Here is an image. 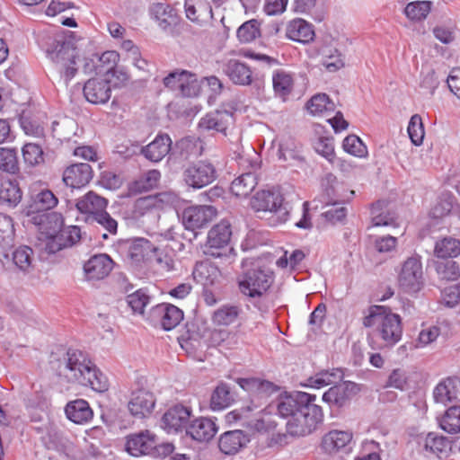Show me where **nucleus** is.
Listing matches in <instances>:
<instances>
[{
    "label": "nucleus",
    "instance_id": "1",
    "mask_svg": "<svg viewBox=\"0 0 460 460\" xmlns=\"http://www.w3.org/2000/svg\"><path fill=\"white\" fill-rule=\"evenodd\" d=\"M316 396L304 392L281 395L277 404L279 414L289 418L287 431L292 436H306L322 423V408L315 404Z\"/></svg>",
    "mask_w": 460,
    "mask_h": 460
},
{
    "label": "nucleus",
    "instance_id": "2",
    "mask_svg": "<svg viewBox=\"0 0 460 460\" xmlns=\"http://www.w3.org/2000/svg\"><path fill=\"white\" fill-rule=\"evenodd\" d=\"M50 363L58 376L68 383L89 386L98 393H103L109 389L107 376L82 350L68 349L61 358H56L53 355Z\"/></svg>",
    "mask_w": 460,
    "mask_h": 460
},
{
    "label": "nucleus",
    "instance_id": "3",
    "mask_svg": "<svg viewBox=\"0 0 460 460\" xmlns=\"http://www.w3.org/2000/svg\"><path fill=\"white\" fill-rule=\"evenodd\" d=\"M365 327H376L374 333L381 339L378 349L391 348L402 338V326L401 316L384 305H372L368 314L363 318Z\"/></svg>",
    "mask_w": 460,
    "mask_h": 460
},
{
    "label": "nucleus",
    "instance_id": "4",
    "mask_svg": "<svg viewBox=\"0 0 460 460\" xmlns=\"http://www.w3.org/2000/svg\"><path fill=\"white\" fill-rule=\"evenodd\" d=\"M242 266L243 272L238 277L240 292L252 300L263 297L274 282V272L249 259Z\"/></svg>",
    "mask_w": 460,
    "mask_h": 460
},
{
    "label": "nucleus",
    "instance_id": "5",
    "mask_svg": "<svg viewBox=\"0 0 460 460\" xmlns=\"http://www.w3.org/2000/svg\"><path fill=\"white\" fill-rule=\"evenodd\" d=\"M47 57L55 64L57 70L65 78L67 84L76 74L75 66L77 53L75 48L70 41L63 38L48 37L46 42L42 43Z\"/></svg>",
    "mask_w": 460,
    "mask_h": 460
},
{
    "label": "nucleus",
    "instance_id": "6",
    "mask_svg": "<svg viewBox=\"0 0 460 460\" xmlns=\"http://www.w3.org/2000/svg\"><path fill=\"white\" fill-rule=\"evenodd\" d=\"M126 449L133 456L164 457L172 453L173 446L160 442L159 438L150 430H142L127 437Z\"/></svg>",
    "mask_w": 460,
    "mask_h": 460
},
{
    "label": "nucleus",
    "instance_id": "7",
    "mask_svg": "<svg viewBox=\"0 0 460 460\" xmlns=\"http://www.w3.org/2000/svg\"><path fill=\"white\" fill-rule=\"evenodd\" d=\"M251 207L256 211L270 212L277 217L278 223H285L289 217L290 207L284 202V197L279 190H262L251 199Z\"/></svg>",
    "mask_w": 460,
    "mask_h": 460
},
{
    "label": "nucleus",
    "instance_id": "8",
    "mask_svg": "<svg viewBox=\"0 0 460 460\" xmlns=\"http://www.w3.org/2000/svg\"><path fill=\"white\" fill-rule=\"evenodd\" d=\"M400 288L406 293L419 292L423 285V270L420 257L413 255L407 258L402 264L398 274Z\"/></svg>",
    "mask_w": 460,
    "mask_h": 460
},
{
    "label": "nucleus",
    "instance_id": "9",
    "mask_svg": "<svg viewBox=\"0 0 460 460\" xmlns=\"http://www.w3.org/2000/svg\"><path fill=\"white\" fill-rule=\"evenodd\" d=\"M231 235L232 231L229 222L223 220L217 224L208 231L204 253L214 258L226 255V250L233 251V248H228Z\"/></svg>",
    "mask_w": 460,
    "mask_h": 460
},
{
    "label": "nucleus",
    "instance_id": "10",
    "mask_svg": "<svg viewBox=\"0 0 460 460\" xmlns=\"http://www.w3.org/2000/svg\"><path fill=\"white\" fill-rule=\"evenodd\" d=\"M217 177L215 165L208 161H197L188 164L182 172V180L189 187L201 189Z\"/></svg>",
    "mask_w": 460,
    "mask_h": 460
},
{
    "label": "nucleus",
    "instance_id": "11",
    "mask_svg": "<svg viewBox=\"0 0 460 460\" xmlns=\"http://www.w3.org/2000/svg\"><path fill=\"white\" fill-rule=\"evenodd\" d=\"M164 84L171 90H178L182 96L191 97L199 92V83L195 74L187 70H175L164 78Z\"/></svg>",
    "mask_w": 460,
    "mask_h": 460
},
{
    "label": "nucleus",
    "instance_id": "12",
    "mask_svg": "<svg viewBox=\"0 0 460 460\" xmlns=\"http://www.w3.org/2000/svg\"><path fill=\"white\" fill-rule=\"evenodd\" d=\"M191 416V409L176 404L168 409L162 417V428L168 433H179L187 429Z\"/></svg>",
    "mask_w": 460,
    "mask_h": 460
},
{
    "label": "nucleus",
    "instance_id": "13",
    "mask_svg": "<svg viewBox=\"0 0 460 460\" xmlns=\"http://www.w3.org/2000/svg\"><path fill=\"white\" fill-rule=\"evenodd\" d=\"M238 384L250 394L251 403L254 408L260 407L262 404L261 401L277 390L273 383L259 378H240Z\"/></svg>",
    "mask_w": 460,
    "mask_h": 460
},
{
    "label": "nucleus",
    "instance_id": "14",
    "mask_svg": "<svg viewBox=\"0 0 460 460\" xmlns=\"http://www.w3.org/2000/svg\"><path fill=\"white\" fill-rule=\"evenodd\" d=\"M358 385L351 381L334 385L323 394V401L330 406L341 408L345 406L358 393Z\"/></svg>",
    "mask_w": 460,
    "mask_h": 460
},
{
    "label": "nucleus",
    "instance_id": "15",
    "mask_svg": "<svg viewBox=\"0 0 460 460\" xmlns=\"http://www.w3.org/2000/svg\"><path fill=\"white\" fill-rule=\"evenodd\" d=\"M217 210L212 206H191L182 212V224L186 229L194 230L207 226L216 217Z\"/></svg>",
    "mask_w": 460,
    "mask_h": 460
},
{
    "label": "nucleus",
    "instance_id": "16",
    "mask_svg": "<svg viewBox=\"0 0 460 460\" xmlns=\"http://www.w3.org/2000/svg\"><path fill=\"white\" fill-rule=\"evenodd\" d=\"M114 262L105 253L92 256L84 265V271L88 280H100L106 278L113 269Z\"/></svg>",
    "mask_w": 460,
    "mask_h": 460
},
{
    "label": "nucleus",
    "instance_id": "17",
    "mask_svg": "<svg viewBox=\"0 0 460 460\" xmlns=\"http://www.w3.org/2000/svg\"><path fill=\"white\" fill-rule=\"evenodd\" d=\"M233 112L226 110H217L201 118L199 122V128L201 130H213L226 135V129L230 125H233Z\"/></svg>",
    "mask_w": 460,
    "mask_h": 460
},
{
    "label": "nucleus",
    "instance_id": "18",
    "mask_svg": "<svg viewBox=\"0 0 460 460\" xmlns=\"http://www.w3.org/2000/svg\"><path fill=\"white\" fill-rule=\"evenodd\" d=\"M85 99L93 104L106 103L111 94L109 79L91 78L84 86Z\"/></svg>",
    "mask_w": 460,
    "mask_h": 460
},
{
    "label": "nucleus",
    "instance_id": "19",
    "mask_svg": "<svg viewBox=\"0 0 460 460\" xmlns=\"http://www.w3.org/2000/svg\"><path fill=\"white\" fill-rule=\"evenodd\" d=\"M93 169L86 163H79L67 166L63 172V182L72 189L81 188L92 180Z\"/></svg>",
    "mask_w": 460,
    "mask_h": 460
},
{
    "label": "nucleus",
    "instance_id": "20",
    "mask_svg": "<svg viewBox=\"0 0 460 460\" xmlns=\"http://www.w3.org/2000/svg\"><path fill=\"white\" fill-rule=\"evenodd\" d=\"M172 141L167 134H158L148 145L142 146L141 155L152 163L162 161L171 151Z\"/></svg>",
    "mask_w": 460,
    "mask_h": 460
},
{
    "label": "nucleus",
    "instance_id": "21",
    "mask_svg": "<svg viewBox=\"0 0 460 460\" xmlns=\"http://www.w3.org/2000/svg\"><path fill=\"white\" fill-rule=\"evenodd\" d=\"M222 71L234 84L239 85H249L252 82V72L243 62L230 58L223 62Z\"/></svg>",
    "mask_w": 460,
    "mask_h": 460
},
{
    "label": "nucleus",
    "instance_id": "22",
    "mask_svg": "<svg viewBox=\"0 0 460 460\" xmlns=\"http://www.w3.org/2000/svg\"><path fill=\"white\" fill-rule=\"evenodd\" d=\"M155 404V399L153 393L139 389L132 393L128 410L133 416L144 418L152 412Z\"/></svg>",
    "mask_w": 460,
    "mask_h": 460
},
{
    "label": "nucleus",
    "instance_id": "23",
    "mask_svg": "<svg viewBox=\"0 0 460 460\" xmlns=\"http://www.w3.org/2000/svg\"><path fill=\"white\" fill-rule=\"evenodd\" d=\"M152 316L158 318L161 326L165 331L175 328L183 319V312L171 304H160L152 308Z\"/></svg>",
    "mask_w": 460,
    "mask_h": 460
},
{
    "label": "nucleus",
    "instance_id": "24",
    "mask_svg": "<svg viewBox=\"0 0 460 460\" xmlns=\"http://www.w3.org/2000/svg\"><path fill=\"white\" fill-rule=\"evenodd\" d=\"M249 438L241 429L230 430L223 433L218 441V447L225 455H234L246 446Z\"/></svg>",
    "mask_w": 460,
    "mask_h": 460
},
{
    "label": "nucleus",
    "instance_id": "25",
    "mask_svg": "<svg viewBox=\"0 0 460 460\" xmlns=\"http://www.w3.org/2000/svg\"><path fill=\"white\" fill-rule=\"evenodd\" d=\"M216 423L208 418H199L193 420L186 429V434L193 440L199 442L209 441L217 433Z\"/></svg>",
    "mask_w": 460,
    "mask_h": 460
},
{
    "label": "nucleus",
    "instance_id": "26",
    "mask_svg": "<svg viewBox=\"0 0 460 460\" xmlns=\"http://www.w3.org/2000/svg\"><path fill=\"white\" fill-rule=\"evenodd\" d=\"M286 35L292 40L308 43L314 40V31L312 24L303 19H295L288 24Z\"/></svg>",
    "mask_w": 460,
    "mask_h": 460
},
{
    "label": "nucleus",
    "instance_id": "27",
    "mask_svg": "<svg viewBox=\"0 0 460 460\" xmlns=\"http://www.w3.org/2000/svg\"><path fill=\"white\" fill-rule=\"evenodd\" d=\"M352 440V433L343 430H331L323 437L322 448L327 453L345 448Z\"/></svg>",
    "mask_w": 460,
    "mask_h": 460
},
{
    "label": "nucleus",
    "instance_id": "28",
    "mask_svg": "<svg viewBox=\"0 0 460 460\" xmlns=\"http://www.w3.org/2000/svg\"><path fill=\"white\" fill-rule=\"evenodd\" d=\"M66 417L76 424H83L93 418L89 403L83 399L69 402L65 408Z\"/></svg>",
    "mask_w": 460,
    "mask_h": 460
},
{
    "label": "nucleus",
    "instance_id": "29",
    "mask_svg": "<svg viewBox=\"0 0 460 460\" xmlns=\"http://www.w3.org/2000/svg\"><path fill=\"white\" fill-rule=\"evenodd\" d=\"M242 312L237 305L225 304L213 312L211 321L217 326H229L237 321Z\"/></svg>",
    "mask_w": 460,
    "mask_h": 460
},
{
    "label": "nucleus",
    "instance_id": "30",
    "mask_svg": "<svg viewBox=\"0 0 460 460\" xmlns=\"http://www.w3.org/2000/svg\"><path fill=\"white\" fill-rule=\"evenodd\" d=\"M108 205V200L93 191H89L77 200L76 208L81 213L95 216L103 211Z\"/></svg>",
    "mask_w": 460,
    "mask_h": 460
},
{
    "label": "nucleus",
    "instance_id": "31",
    "mask_svg": "<svg viewBox=\"0 0 460 460\" xmlns=\"http://www.w3.org/2000/svg\"><path fill=\"white\" fill-rule=\"evenodd\" d=\"M458 379L454 377H448L440 382L433 392L435 401L444 405L453 402L458 394Z\"/></svg>",
    "mask_w": 460,
    "mask_h": 460
},
{
    "label": "nucleus",
    "instance_id": "32",
    "mask_svg": "<svg viewBox=\"0 0 460 460\" xmlns=\"http://www.w3.org/2000/svg\"><path fill=\"white\" fill-rule=\"evenodd\" d=\"M234 401V394L229 385L226 383H220L211 394L210 408L213 411H220L229 407Z\"/></svg>",
    "mask_w": 460,
    "mask_h": 460
},
{
    "label": "nucleus",
    "instance_id": "33",
    "mask_svg": "<svg viewBox=\"0 0 460 460\" xmlns=\"http://www.w3.org/2000/svg\"><path fill=\"white\" fill-rule=\"evenodd\" d=\"M257 185V177L254 172H249L241 174L231 183V192L236 197H247Z\"/></svg>",
    "mask_w": 460,
    "mask_h": 460
},
{
    "label": "nucleus",
    "instance_id": "34",
    "mask_svg": "<svg viewBox=\"0 0 460 460\" xmlns=\"http://www.w3.org/2000/svg\"><path fill=\"white\" fill-rule=\"evenodd\" d=\"M160 179L161 172L158 170H149L131 182L129 190L133 192L139 193L151 190L158 186Z\"/></svg>",
    "mask_w": 460,
    "mask_h": 460
},
{
    "label": "nucleus",
    "instance_id": "35",
    "mask_svg": "<svg viewBox=\"0 0 460 460\" xmlns=\"http://www.w3.org/2000/svg\"><path fill=\"white\" fill-rule=\"evenodd\" d=\"M439 427L448 434L460 432V405L449 407L445 413L438 419Z\"/></svg>",
    "mask_w": 460,
    "mask_h": 460
},
{
    "label": "nucleus",
    "instance_id": "36",
    "mask_svg": "<svg viewBox=\"0 0 460 460\" xmlns=\"http://www.w3.org/2000/svg\"><path fill=\"white\" fill-rule=\"evenodd\" d=\"M58 198L48 190H41L31 198L30 208L32 212H42L54 208L58 204Z\"/></svg>",
    "mask_w": 460,
    "mask_h": 460
},
{
    "label": "nucleus",
    "instance_id": "37",
    "mask_svg": "<svg viewBox=\"0 0 460 460\" xmlns=\"http://www.w3.org/2000/svg\"><path fill=\"white\" fill-rule=\"evenodd\" d=\"M186 17L191 22H199L201 17H213L212 7L208 3L198 0L192 3V0H187L184 4Z\"/></svg>",
    "mask_w": 460,
    "mask_h": 460
},
{
    "label": "nucleus",
    "instance_id": "38",
    "mask_svg": "<svg viewBox=\"0 0 460 460\" xmlns=\"http://www.w3.org/2000/svg\"><path fill=\"white\" fill-rule=\"evenodd\" d=\"M18 152L14 147H0V171L10 174L19 172Z\"/></svg>",
    "mask_w": 460,
    "mask_h": 460
},
{
    "label": "nucleus",
    "instance_id": "39",
    "mask_svg": "<svg viewBox=\"0 0 460 460\" xmlns=\"http://www.w3.org/2000/svg\"><path fill=\"white\" fill-rule=\"evenodd\" d=\"M151 13L157 22L158 26L164 31L176 23V16L169 5L164 4H155L151 9Z\"/></svg>",
    "mask_w": 460,
    "mask_h": 460
},
{
    "label": "nucleus",
    "instance_id": "40",
    "mask_svg": "<svg viewBox=\"0 0 460 460\" xmlns=\"http://www.w3.org/2000/svg\"><path fill=\"white\" fill-rule=\"evenodd\" d=\"M273 89L277 95L285 98L293 89L292 75L283 69L276 70L272 75Z\"/></svg>",
    "mask_w": 460,
    "mask_h": 460
},
{
    "label": "nucleus",
    "instance_id": "41",
    "mask_svg": "<svg viewBox=\"0 0 460 460\" xmlns=\"http://www.w3.org/2000/svg\"><path fill=\"white\" fill-rule=\"evenodd\" d=\"M433 265L440 279L454 281L460 277V266L454 261L438 260Z\"/></svg>",
    "mask_w": 460,
    "mask_h": 460
},
{
    "label": "nucleus",
    "instance_id": "42",
    "mask_svg": "<svg viewBox=\"0 0 460 460\" xmlns=\"http://www.w3.org/2000/svg\"><path fill=\"white\" fill-rule=\"evenodd\" d=\"M434 252L440 259L456 257L460 254V240L445 237L436 243Z\"/></svg>",
    "mask_w": 460,
    "mask_h": 460
},
{
    "label": "nucleus",
    "instance_id": "43",
    "mask_svg": "<svg viewBox=\"0 0 460 460\" xmlns=\"http://www.w3.org/2000/svg\"><path fill=\"white\" fill-rule=\"evenodd\" d=\"M431 5L430 1H413L405 6L404 14L412 22H420L428 16Z\"/></svg>",
    "mask_w": 460,
    "mask_h": 460
},
{
    "label": "nucleus",
    "instance_id": "44",
    "mask_svg": "<svg viewBox=\"0 0 460 460\" xmlns=\"http://www.w3.org/2000/svg\"><path fill=\"white\" fill-rule=\"evenodd\" d=\"M342 376L343 373L340 368H333L331 371L323 370L310 377L309 383L312 387L319 389L336 383L341 380Z\"/></svg>",
    "mask_w": 460,
    "mask_h": 460
},
{
    "label": "nucleus",
    "instance_id": "45",
    "mask_svg": "<svg viewBox=\"0 0 460 460\" xmlns=\"http://www.w3.org/2000/svg\"><path fill=\"white\" fill-rule=\"evenodd\" d=\"M335 104L325 93L314 95L307 102V110L314 115H320L323 112L333 111Z\"/></svg>",
    "mask_w": 460,
    "mask_h": 460
},
{
    "label": "nucleus",
    "instance_id": "46",
    "mask_svg": "<svg viewBox=\"0 0 460 460\" xmlns=\"http://www.w3.org/2000/svg\"><path fill=\"white\" fill-rule=\"evenodd\" d=\"M119 59V55L116 51H105L98 58V64L95 66L96 74H105L109 75L111 72L115 74V67Z\"/></svg>",
    "mask_w": 460,
    "mask_h": 460
},
{
    "label": "nucleus",
    "instance_id": "47",
    "mask_svg": "<svg viewBox=\"0 0 460 460\" xmlns=\"http://www.w3.org/2000/svg\"><path fill=\"white\" fill-rule=\"evenodd\" d=\"M32 255V249L27 245H22L13 251V261L20 270L27 272L31 268Z\"/></svg>",
    "mask_w": 460,
    "mask_h": 460
},
{
    "label": "nucleus",
    "instance_id": "48",
    "mask_svg": "<svg viewBox=\"0 0 460 460\" xmlns=\"http://www.w3.org/2000/svg\"><path fill=\"white\" fill-rule=\"evenodd\" d=\"M323 65L329 72H336L345 65L342 55L335 49L323 50Z\"/></svg>",
    "mask_w": 460,
    "mask_h": 460
},
{
    "label": "nucleus",
    "instance_id": "49",
    "mask_svg": "<svg viewBox=\"0 0 460 460\" xmlns=\"http://www.w3.org/2000/svg\"><path fill=\"white\" fill-rule=\"evenodd\" d=\"M22 199V192L18 185L13 181H6L0 188V200L9 205H17Z\"/></svg>",
    "mask_w": 460,
    "mask_h": 460
},
{
    "label": "nucleus",
    "instance_id": "50",
    "mask_svg": "<svg viewBox=\"0 0 460 460\" xmlns=\"http://www.w3.org/2000/svg\"><path fill=\"white\" fill-rule=\"evenodd\" d=\"M43 150L40 146L34 143H27L22 147V156L25 164L36 166L44 162Z\"/></svg>",
    "mask_w": 460,
    "mask_h": 460
},
{
    "label": "nucleus",
    "instance_id": "51",
    "mask_svg": "<svg viewBox=\"0 0 460 460\" xmlns=\"http://www.w3.org/2000/svg\"><path fill=\"white\" fill-rule=\"evenodd\" d=\"M279 158L285 162L300 160L297 145L291 138L282 139L279 146Z\"/></svg>",
    "mask_w": 460,
    "mask_h": 460
},
{
    "label": "nucleus",
    "instance_id": "52",
    "mask_svg": "<svg viewBox=\"0 0 460 460\" xmlns=\"http://www.w3.org/2000/svg\"><path fill=\"white\" fill-rule=\"evenodd\" d=\"M238 40L243 43H248L260 36L259 23L256 20H250L243 23L236 32Z\"/></svg>",
    "mask_w": 460,
    "mask_h": 460
},
{
    "label": "nucleus",
    "instance_id": "53",
    "mask_svg": "<svg viewBox=\"0 0 460 460\" xmlns=\"http://www.w3.org/2000/svg\"><path fill=\"white\" fill-rule=\"evenodd\" d=\"M149 301L150 296L144 289H138L127 296L128 305L135 314H143Z\"/></svg>",
    "mask_w": 460,
    "mask_h": 460
},
{
    "label": "nucleus",
    "instance_id": "54",
    "mask_svg": "<svg viewBox=\"0 0 460 460\" xmlns=\"http://www.w3.org/2000/svg\"><path fill=\"white\" fill-rule=\"evenodd\" d=\"M408 134L412 144L415 146H420L422 144L425 131L422 119L419 114H414L411 116L408 125Z\"/></svg>",
    "mask_w": 460,
    "mask_h": 460
},
{
    "label": "nucleus",
    "instance_id": "55",
    "mask_svg": "<svg viewBox=\"0 0 460 460\" xmlns=\"http://www.w3.org/2000/svg\"><path fill=\"white\" fill-rule=\"evenodd\" d=\"M14 229L10 217L0 213V247L4 248L13 243Z\"/></svg>",
    "mask_w": 460,
    "mask_h": 460
},
{
    "label": "nucleus",
    "instance_id": "56",
    "mask_svg": "<svg viewBox=\"0 0 460 460\" xmlns=\"http://www.w3.org/2000/svg\"><path fill=\"white\" fill-rule=\"evenodd\" d=\"M344 150L355 156L363 157L367 154V146L361 141V139L355 136L349 135L343 140Z\"/></svg>",
    "mask_w": 460,
    "mask_h": 460
},
{
    "label": "nucleus",
    "instance_id": "57",
    "mask_svg": "<svg viewBox=\"0 0 460 460\" xmlns=\"http://www.w3.org/2000/svg\"><path fill=\"white\" fill-rule=\"evenodd\" d=\"M442 79L443 78H440L435 70L428 69L426 72H422L421 74L420 86L428 93L433 95Z\"/></svg>",
    "mask_w": 460,
    "mask_h": 460
},
{
    "label": "nucleus",
    "instance_id": "58",
    "mask_svg": "<svg viewBox=\"0 0 460 460\" xmlns=\"http://www.w3.org/2000/svg\"><path fill=\"white\" fill-rule=\"evenodd\" d=\"M88 220L96 222L111 234L117 233L118 222L105 209L95 216H88Z\"/></svg>",
    "mask_w": 460,
    "mask_h": 460
},
{
    "label": "nucleus",
    "instance_id": "59",
    "mask_svg": "<svg viewBox=\"0 0 460 460\" xmlns=\"http://www.w3.org/2000/svg\"><path fill=\"white\" fill-rule=\"evenodd\" d=\"M447 447V439L433 432L429 433L425 438V448L432 453L438 454L445 452Z\"/></svg>",
    "mask_w": 460,
    "mask_h": 460
},
{
    "label": "nucleus",
    "instance_id": "60",
    "mask_svg": "<svg viewBox=\"0 0 460 460\" xmlns=\"http://www.w3.org/2000/svg\"><path fill=\"white\" fill-rule=\"evenodd\" d=\"M65 247H71L81 239V229L76 226H69L60 228L58 232Z\"/></svg>",
    "mask_w": 460,
    "mask_h": 460
},
{
    "label": "nucleus",
    "instance_id": "61",
    "mask_svg": "<svg viewBox=\"0 0 460 460\" xmlns=\"http://www.w3.org/2000/svg\"><path fill=\"white\" fill-rule=\"evenodd\" d=\"M383 201H377L372 205L371 214L373 216L372 222L376 226H392L394 223V218L389 214L379 213L381 210Z\"/></svg>",
    "mask_w": 460,
    "mask_h": 460
},
{
    "label": "nucleus",
    "instance_id": "62",
    "mask_svg": "<svg viewBox=\"0 0 460 460\" xmlns=\"http://www.w3.org/2000/svg\"><path fill=\"white\" fill-rule=\"evenodd\" d=\"M180 345L182 349L188 350L189 349H197L200 346V335L194 330L188 327L185 333L178 338Z\"/></svg>",
    "mask_w": 460,
    "mask_h": 460
},
{
    "label": "nucleus",
    "instance_id": "63",
    "mask_svg": "<svg viewBox=\"0 0 460 460\" xmlns=\"http://www.w3.org/2000/svg\"><path fill=\"white\" fill-rule=\"evenodd\" d=\"M150 250V242L144 238L135 240L130 248L129 255L136 261H140L145 258L147 251Z\"/></svg>",
    "mask_w": 460,
    "mask_h": 460
},
{
    "label": "nucleus",
    "instance_id": "64",
    "mask_svg": "<svg viewBox=\"0 0 460 460\" xmlns=\"http://www.w3.org/2000/svg\"><path fill=\"white\" fill-rule=\"evenodd\" d=\"M442 300L448 307L456 306L460 301V285L445 288L441 293Z\"/></svg>",
    "mask_w": 460,
    "mask_h": 460
}]
</instances>
